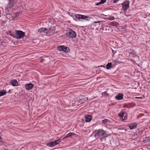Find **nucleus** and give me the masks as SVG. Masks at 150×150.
Instances as JSON below:
<instances>
[{
    "label": "nucleus",
    "mask_w": 150,
    "mask_h": 150,
    "mask_svg": "<svg viewBox=\"0 0 150 150\" xmlns=\"http://www.w3.org/2000/svg\"><path fill=\"white\" fill-rule=\"evenodd\" d=\"M94 133H95V137H99L102 138L100 139L101 141L104 138L105 139L107 137V134L102 129H99L96 130Z\"/></svg>",
    "instance_id": "f257e3e1"
},
{
    "label": "nucleus",
    "mask_w": 150,
    "mask_h": 150,
    "mask_svg": "<svg viewBox=\"0 0 150 150\" xmlns=\"http://www.w3.org/2000/svg\"><path fill=\"white\" fill-rule=\"evenodd\" d=\"M39 33H45V35L47 36H50L51 34H53V32H51V30H48L47 29L44 27L41 28H39L38 31Z\"/></svg>",
    "instance_id": "f03ea898"
},
{
    "label": "nucleus",
    "mask_w": 150,
    "mask_h": 150,
    "mask_svg": "<svg viewBox=\"0 0 150 150\" xmlns=\"http://www.w3.org/2000/svg\"><path fill=\"white\" fill-rule=\"evenodd\" d=\"M67 36L70 39L75 38L76 35V32L71 29H70L66 33Z\"/></svg>",
    "instance_id": "7ed1b4c3"
},
{
    "label": "nucleus",
    "mask_w": 150,
    "mask_h": 150,
    "mask_svg": "<svg viewBox=\"0 0 150 150\" xmlns=\"http://www.w3.org/2000/svg\"><path fill=\"white\" fill-rule=\"evenodd\" d=\"M73 18L74 20L76 21V19L77 18L79 20L80 19H84L85 20H88L89 19V17L84 15H81L79 14H76L73 16Z\"/></svg>",
    "instance_id": "20e7f679"
},
{
    "label": "nucleus",
    "mask_w": 150,
    "mask_h": 150,
    "mask_svg": "<svg viewBox=\"0 0 150 150\" xmlns=\"http://www.w3.org/2000/svg\"><path fill=\"white\" fill-rule=\"evenodd\" d=\"M16 32V38L17 39H19L24 37L25 36V33L24 32L21 31H18L16 30H15Z\"/></svg>",
    "instance_id": "39448f33"
},
{
    "label": "nucleus",
    "mask_w": 150,
    "mask_h": 150,
    "mask_svg": "<svg viewBox=\"0 0 150 150\" xmlns=\"http://www.w3.org/2000/svg\"><path fill=\"white\" fill-rule=\"evenodd\" d=\"M120 119L122 120H125L127 118V115L125 112L121 111L118 114Z\"/></svg>",
    "instance_id": "423d86ee"
},
{
    "label": "nucleus",
    "mask_w": 150,
    "mask_h": 150,
    "mask_svg": "<svg viewBox=\"0 0 150 150\" xmlns=\"http://www.w3.org/2000/svg\"><path fill=\"white\" fill-rule=\"evenodd\" d=\"M16 3L14 0H9L8 4L5 7V9L7 11L9 9L11 8Z\"/></svg>",
    "instance_id": "0eeeda50"
},
{
    "label": "nucleus",
    "mask_w": 150,
    "mask_h": 150,
    "mask_svg": "<svg viewBox=\"0 0 150 150\" xmlns=\"http://www.w3.org/2000/svg\"><path fill=\"white\" fill-rule=\"evenodd\" d=\"M57 49L60 51H63L65 52H68L69 51V48L64 45H61L57 47Z\"/></svg>",
    "instance_id": "6e6552de"
},
{
    "label": "nucleus",
    "mask_w": 150,
    "mask_h": 150,
    "mask_svg": "<svg viewBox=\"0 0 150 150\" xmlns=\"http://www.w3.org/2000/svg\"><path fill=\"white\" fill-rule=\"evenodd\" d=\"M61 141V139H59L52 141L51 142L48 143L47 144V145L49 147H52L56 145L59 144V142Z\"/></svg>",
    "instance_id": "1a4fd4ad"
},
{
    "label": "nucleus",
    "mask_w": 150,
    "mask_h": 150,
    "mask_svg": "<svg viewBox=\"0 0 150 150\" xmlns=\"http://www.w3.org/2000/svg\"><path fill=\"white\" fill-rule=\"evenodd\" d=\"M129 5V2L128 1H125L122 4V7L123 9L126 10L128 8Z\"/></svg>",
    "instance_id": "9d476101"
},
{
    "label": "nucleus",
    "mask_w": 150,
    "mask_h": 150,
    "mask_svg": "<svg viewBox=\"0 0 150 150\" xmlns=\"http://www.w3.org/2000/svg\"><path fill=\"white\" fill-rule=\"evenodd\" d=\"M123 98V94L121 93H118L115 97V99L117 100H121Z\"/></svg>",
    "instance_id": "9b49d317"
},
{
    "label": "nucleus",
    "mask_w": 150,
    "mask_h": 150,
    "mask_svg": "<svg viewBox=\"0 0 150 150\" xmlns=\"http://www.w3.org/2000/svg\"><path fill=\"white\" fill-rule=\"evenodd\" d=\"M129 57H131L133 58L137 56L136 53L134 50H132L131 52H129Z\"/></svg>",
    "instance_id": "f8f14e48"
},
{
    "label": "nucleus",
    "mask_w": 150,
    "mask_h": 150,
    "mask_svg": "<svg viewBox=\"0 0 150 150\" xmlns=\"http://www.w3.org/2000/svg\"><path fill=\"white\" fill-rule=\"evenodd\" d=\"M34 85L32 83L26 84L25 85V87L27 90H29L31 89L33 87Z\"/></svg>",
    "instance_id": "ddd939ff"
},
{
    "label": "nucleus",
    "mask_w": 150,
    "mask_h": 150,
    "mask_svg": "<svg viewBox=\"0 0 150 150\" xmlns=\"http://www.w3.org/2000/svg\"><path fill=\"white\" fill-rule=\"evenodd\" d=\"M137 126V124L136 123H132L128 125V126L130 128V129H132L135 128Z\"/></svg>",
    "instance_id": "4468645a"
},
{
    "label": "nucleus",
    "mask_w": 150,
    "mask_h": 150,
    "mask_svg": "<svg viewBox=\"0 0 150 150\" xmlns=\"http://www.w3.org/2000/svg\"><path fill=\"white\" fill-rule=\"evenodd\" d=\"M10 83L13 86H16L18 85L17 81L16 79H13L10 81Z\"/></svg>",
    "instance_id": "2eb2a0df"
},
{
    "label": "nucleus",
    "mask_w": 150,
    "mask_h": 150,
    "mask_svg": "<svg viewBox=\"0 0 150 150\" xmlns=\"http://www.w3.org/2000/svg\"><path fill=\"white\" fill-rule=\"evenodd\" d=\"M86 121V122H89L92 120V117L91 115H87L85 116Z\"/></svg>",
    "instance_id": "dca6fc26"
},
{
    "label": "nucleus",
    "mask_w": 150,
    "mask_h": 150,
    "mask_svg": "<svg viewBox=\"0 0 150 150\" xmlns=\"http://www.w3.org/2000/svg\"><path fill=\"white\" fill-rule=\"evenodd\" d=\"M106 2V0H101L99 2L97 3L96 4V6H98L105 3Z\"/></svg>",
    "instance_id": "f3484780"
},
{
    "label": "nucleus",
    "mask_w": 150,
    "mask_h": 150,
    "mask_svg": "<svg viewBox=\"0 0 150 150\" xmlns=\"http://www.w3.org/2000/svg\"><path fill=\"white\" fill-rule=\"evenodd\" d=\"M6 93V91L4 90L0 91V97L5 95Z\"/></svg>",
    "instance_id": "a211bd4d"
},
{
    "label": "nucleus",
    "mask_w": 150,
    "mask_h": 150,
    "mask_svg": "<svg viewBox=\"0 0 150 150\" xmlns=\"http://www.w3.org/2000/svg\"><path fill=\"white\" fill-rule=\"evenodd\" d=\"M106 69H109L111 68L112 63L111 62L108 63L106 66Z\"/></svg>",
    "instance_id": "6ab92c4d"
},
{
    "label": "nucleus",
    "mask_w": 150,
    "mask_h": 150,
    "mask_svg": "<svg viewBox=\"0 0 150 150\" xmlns=\"http://www.w3.org/2000/svg\"><path fill=\"white\" fill-rule=\"evenodd\" d=\"M9 34L13 38H16V33H15V34L14 33H13L12 32L10 31L9 32Z\"/></svg>",
    "instance_id": "aec40b11"
},
{
    "label": "nucleus",
    "mask_w": 150,
    "mask_h": 150,
    "mask_svg": "<svg viewBox=\"0 0 150 150\" xmlns=\"http://www.w3.org/2000/svg\"><path fill=\"white\" fill-rule=\"evenodd\" d=\"M74 134V133H69L67 134V136L66 137H64V138H67L69 137H71V136H72Z\"/></svg>",
    "instance_id": "412c9836"
},
{
    "label": "nucleus",
    "mask_w": 150,
    "mask_h": 150,
    "mask_svg": "<svg viewBox=\"0 0 150 150\" xmlns=\"http://www.w3.org/2000/svg\"><path fill=\"white\" fill-rule=\"evenodd\" d=\"M103 123L105 124L106 123L108 122H109V120L107 119H105L104 120H103L102 121Z\"/></svg>",
    "instance_id": "4be33fe9"
},
{
    "label": "nucleus",
    "mask_w": 150,
    "mask_h": 150,
    "mask_svg": "<svg viewBox=\"0 0 150 150\" xmlns=\"http://www.w3.org/2000/svg\"><path fill=\"white\" fill-rule=\"evenodd\" d=\"M135 98L137 99H141L142 98V97H135Z\"/></svg>",
    "instance_id": "5701e85b"
},
{
    "label": "nucleus",
    "mask_w": 150,
    "mask_h": 150,
    "mask_svg": "<svg viewBox=\"0 0 150 150\" xmlns=\"http://www.w3.org/2000/svg\"><path fill=\"white\" fill-rule=\"evenodd\" d=\"M147 139L148 141L150 142V137L147 138Z\"/></svg>",
    "instance_id": "b1692460"
},
{
    "label": "nucleus",
    "mask_w": 150,
    "mask_h": 150,
    "mask_svg": "<svg viewBox=\"0 0 150 150\" xmlns=\"http://www.w3.org/2000/svg\"><path fill=\"white\" fill-rule=\"evenodd\" d=\"M103 94H105L106 96L108 95V94L107 93H106L105 92H103L102 93V95H103Z\"/></svg>",
    "instance_id": "393cba45"
},
{
    "label": "nucleus",
    "mask_w": 150,
    "mask_h": 150,
    "mask_svg": "<svg viewBox=\"0 0 150 150\" xmlns=\"http://www.w3.org/2000/svg\"><path fill=\"white\" fill-rule=\"evenodd\" d=\"M120 0H114L113 2L114 3H116L118 1H119Z\"/></svg>",
    "instance_id": "a878e982"
},
{
    "label": "nucleus",
    "mask_w": 150,
    "mask_h": 150,
    "mask_svg": "<svg viewBox=\"0 0 150 150\" xmlns=\"http://www.w3.org/2000/svg\"><path fill=\"white\" fill-rule=\"evenodd\" d=\"M95 23H98L99 22H97V21H95Z\"/></svg>",
    "instance_id": "bb28decb"
},
{
    "label": "nucleus",
    "mask_w": 150,
    "mask_h": 150,
    "mask_svg": "<svg viewBox=\"0 0 150 150\" xmlns=\"http://www.w3.org/2000/svg\"><path fill=\"white\" fill-rule=\"evenodd\" d=\"M109 27H107V29H108V30H109Z\"/></svg>",
    "instance_id": "cd10ccee"
},
{
    "label": "nucleus",
    "mask_w": 150,
    "mask_h": 150,
    "mask_svg": "<svg viewBox=\"0 0 150 150\" xmlns=\"http://www.w3.org/2000/svg\"><path fill=\"white\" fill-rule=\"evenodd\" d=\"M113 18V19H112V20H113V19H114V18Z\"/></svg>",
    "instance_id": "c85d7f7f"
}]
</instances>
